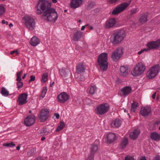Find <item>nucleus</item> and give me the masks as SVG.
<instances>
[{
    "label": "nucleus",
    "instance_id": "1",
    "mask_svg": "<svg viewBox=\"0 0 160 160\" xmlns=\"http://www.w3.org/2000/svg\"><path fill=\"white\" fill-rule=\"evenodd\" d=\"M36 13H42L41 18L48 21L54 22L58 16L55 9L51 7V2L48 0H38L36 6Z\"/></svg>",
    "mask_w": 160,
    "mask_h": 160
},
{
    "label": "nucleus",
    "instance_id": "2",
    "mask_svg": "<svg viewBox=\"0 0 160 160\" xmlns=\"http://www.w3.org/2000/svg\"><path fill=\"white\" fill-rule=\"evenodd\" d=\"M126 36L125 31L122 29L120 30L111 35L110 41L113 45H118L123 41Z\"/></svg>",
    "mask_w": 160,
    "mask_h": 160
},
{
    "label": "nucleus",
    "instance_id": "3",
    "mask_svg": "<svg viewBox=\"0 0 160 160\" xmlns=\"http://www.w3.org/2000/svg\"><path fill=\"white\" fill-rule=\"evenodd\" d=\"M108 54L105 52L102 53L99 56L97 62L101 70L105 71L107 70L108 67Z\"/></svg>",
    "mask_w": 160,
    "mask_h": 160
},
{
    "label": "nucleus",
    "instance_id": "4",
    "mask_svg": "<svg viewBox=\"0 0 160 160\" xmlns=\"http://www.w3.org/2000/svg\"><path fill=\"white\" fill-rule=\"evenodd\" d=\"M24 21V25L29 30H33L35 27V22L34 19L31 17L27 16L23 18Z\"/></svg>",
    "mask_w": 160,
    "mask_h": 160
},
{
    "label": "nucleus",
    "instance_id": "5",
    "mask_svg": "<svg viewBox=\"0 0 160 160\" xmlns=\"http://www.w3.org/2000/svg\"><path fill=\"white\" fill-rule=\"evenodd\" d=\"M132 1L130 0L127 2H124L117 6L112 12V15H116L122 12L125 10L130 4Z\"/></svg>",
    "mask_w": 160,
    "mask_h": 160
},
{
    "label": "nucleus",
    "instance_id": "6",
    "mask_svg": "<svg viewBox=\"0 0 160 160\" xmlns=\"http://www.w3.org/2000/svg\"><path fill=\"white\" fill-rule=\"evenodd\" d=\"M146 69L145 65L141 62L138 63L131 74L134 76H137L142 74L144 72Z\"/></svg>",
    "mask_w": 160,
    "mask_h": 160
},
{
    "label": "nucleus",
    "instance_id": "7",
    "mask_svg": "<svg viewBox=\"0 0 160 160\" xmlns=\"http://www.w3.org/2000/svg\"><path fill=\"white\" fill-rule=\"evenodd\" d=\"M159 70L160 66L159 64L155 65L151 67L147 72V78L151 79L155 77L159 72Z\"/></svg>",
    "mask_w": 160,
    "mask_h": 160
},
{
    "label": "nucleus",
    "instance_id": "8",
    "mask_svg": "<svg viewBox=\"0 0 160 160\" xmlns=\"http://www.w3.org/2000/svg\"><path fill=\"white\" fill-rule=\"evenodd\" d=\"M110 105L107 103L100 104L95 109V112L98 115H102L107 112L110 109Z\"/></svg>",
    "mask_w": 160,
    "mask_h": 160
},
{
    "label": "nucleus",
    "instance_id": "9",
    "mask_svg": "<svg viewBox=\"0 0 160 160\" xmlns=\"http://www.w3.org/2000/svg\"><path fill=\"white\" fill-rule=\"evenodd\" d=\"M123 53V48L118 47L112 52L111 57L113 61L117 62L121 58Z\"/></svg>",
    "mask_w": 160,
    "mask_h": 160
},
{
    "label": "nucleus",
    "instance_id": "10",
    "mask_svg": "<svg viewBox=\"0 0 160 160\" xmlns=\"http://www.w3.org/2000/svg\"><path fill=\"white\" fill-rule=\"evenodd\" d=\"M28 96V94H27L25 93H23L19 95L17 99L18 105H21L26 103L27 102Z\"/></svg>",
    "mask_w": 160,
    "mask_h": 160
},
{
    "label": "nucleus",
    "instance_id": "11",
    "mask_svg": "<svg viewBox=\"0 0 160 160\" xmlns=\"http://www.w3.org/2000/svg\"><path fill=\"white\" fill-rule=\"evenodd\" d=\"M148 48L156 49L160 47V40H158L155 41H152L148 42L147 45Z\"/></svg>",
    "mask_w": 160,
    "mask_h": 160
},
{
    "label": "nucleus",
    "instance_id": "12",
    "mask_svg": "<svg viewBox=\"0 0 160 160\" xmlns=\"http://www.w3.org/2000/svg\"><path fill=\"white\" fill-rule=\"evenodd\" d=\"M35 117L32 115H30L26 118L24 120V123L27 126H30L33 125L35 122Z\"/></svg>",
    "mask_w": 160,
    "mask_h": 160
},
{
    "label": "nucleus",
    "instance_id": "13",
    "mask_svg": "<svg viewBox=\"0 0 160 160\" xmlns=\"http://www.w3.org/2000/svg\"><path fill=\"white\" fill-rule=\"evenodd\" d=\"M49 112L48 110L47 109L41 110L39 116V119L41 122H44L48 119Z\"/></svg>",
    "mask_w": 160,
    "mask_h": 160
},
{
    "label": "nucleus",
    "instance_id": "14",
    "mask_svg": "<svg viewBox=\"0 0 160 160\" xmlns=\"http://www.w3.org/2000/svg\"><path fill=\"white\" fill-rule=\"evenodd\" d=\"M116 20L114 18H111L108 19L104 24V27L106 29H109L113 27L116 24Z\"/></svg>",
    "mask_w": 160,
    "mask_h": 160
},
{
    "label": "nucleus",
    "instance_id": "15",
    "mask_svg": "<svg viewBox=\"0 0 160 160\" xmlns=\"http://www.w3.org/2000/svg\"><path fill=\"white\" fill-rule=\"evenodd\" d=\"M60 73L61 76L66 79L71 77L70 71L68 69L62 68L60 70Z\"/></svg>",
    "mask_w": 160,
    "mask_h": 160
},
{
    "label": "nucleus",
    "instance_id": "16",
    "mask_svg": "<svg viewBox=\"0 0 160 160\" xmlns=\"http://www.w3.org/2000/svg\"><path fill=\"white\" fill-rule=\"evenodd\" d=\"M68 95L65 92H62L58 97V101L61 103H63L68 99Z\"/></svg>",
    "mask_w": 160,
    "mask_h": 160
},
{
    "label": "nucleus",
    "instance_id": "17",
    "mask_svg": "<svg viewBox=\"0 0 160 160\" xmlns=\"http://www.w3.org/2000/svg\"><path fill=\"white\" fill-rule=\"evenodd\" d=\"M151 112V108L149 106H145L141 108L140 114L143 116H147Z\"/></svg>",
    "mask_w": 160,
    "mask_h": 160
},
{
    "label": "nucleus",
    "instance_id": "18",
    "mask_svg": "<svg viewBox=\"0 0 160 160\" xmlns=\"http://www.w3.org/2000/svg\"><path fill=\"white\" fill-rule=\"evenodd\" d=\"M120 75L123 77H125L129 72L128 67L124 66H122L120 67Z\"/></svg>",
    "mask_w": 160,
    "mask_h": 160
},
{
    "label": "nucleus",
    "instance_id": "19",
    "mask_svg": "<svg viewBox=\"0 0 160 160\" xmlns=\"http://www.w3.org/2000/svg\"><path fill=\"white\" fill-rule=\"evenodd\" d=\"M83 0H72L70 4L71 8H76L79 7L82 3Z\"/></svg>",
    "mask_w": 160,
    "mask_h": 160
},
{
    "label": "nucleus",
    "instance_id": "20",
    "mask_svg": "<svg viewBox=\"0 0 160 160\" xmlns=\"http://www.w3.org/2000/svg\"><path fill=\"white\" fill-rule=\"evenodd\" d=\"M140 133L139 130L135 129L130 134V138L132 140H135L137 138Z\"/></svg>",
    "mask_w": 160,
    "mask_h": 160
},
{
    "label": "nucleus",
    "instance_id": "21",
    "mask_svg": "<svg viewBox=\"0 0 160 160\" xmlns=\"http://www.w3.org/2000/svg\"><path fill=\"white\" fill-rule=\"evenodd\" d=\"M148 13L146 12L142 14L139 19V22L141 24L145 23L148 21Z\"/></svg>",
    "mask_w": 160,
    "mask_h": 160
},
{
    "label": "nucleus",
    "instance_id": "22",
    "mask_svg": "<svg viewBox=\"0 0 160 160\" xmlns=\"http://www.w3.org/2000/svg\"><path fill=\"white\" fill-rule=\"evenodd\" d=\"M117 136L114 133H110L107 136V141L110 143L114 142L116 139Z\"/></svg>",
    "mask_w": 160,
    "mask_h": 160
},
{
    "label": "nucleus",
    "instance_id": "23",
    "mask_svg": "<svg viewBox=\"0 0 160 160\" xmlns=\"http://www.w3.org/2000/svg\"><path fill=\"white\" fill-rule=\"evenodd\" d=\"M86 67L82 63L79 64L76 67V70L78 73H81L84 72Z\"/></svg>",
    "mask_w": 160,
    "mask_h": 160
},
{
    "label": "nucleus",
    "instance_id": "24",
    "mask_svg": "<svg viewBox=\"0 0 160 160\" xmlns=\"http://www.w3.org/2000/svg\"><path fill=\"white\" fill-rule=\"evenodd\" d=\"M82 35V32L80 31H78L75 32L73 38V40L74 41H78Z\"/></svg>",
    "mask_w": 160,
    "mask_h": 160
},
{
    "label": "nucleus",
    "instance_id": "25",
    "mask_svg": "<svg viewBox=\"0 0 160 160\" xmlns=\"http://www.w3.org/2000/svg\"><path fill=\"white\" fill-rule=\"evenodd\" d=\"M40 42L39 39L36 37L34 36L31 39L30 44L33 46H36Z\"/></svg>",
    "mask_w": 160,
    "mask_h": 160
},
{
    "label": "nucleus",
    "instance_id": "26",
    "mask_svg": "<svg viewBox=\"0 0 160 160\" xmlns=\"http://www.w3.org/2000/svg\"><path fill=\"white\" fill-rule=\"evenodd\" d=\"M132 89L131 87L126 86L122 88L121 90V92L123 95L125 96L128 95L131 92Z\"/></svg>",
    "mask_w": 160,
    "mask_h": 160
},
{
    "label": "nucleus",
    "instance_id": "27",
    "mask_svg": "<svg viewBox=\"0 0 160 160\" xmlns=\"http://www.w3.org/2000/svg\"><path fill=\"white\" fill-rule=\"evenodd\" d=\"M150 137L152 139L157 141L160 139V135L156 132H152L151 133Z\"/></svg>",
    "mask_w": 160,
    "mask_h": 160
},
{
    "label": "nucleus",
    "instance_id": "28",
    "mask_svg": "<svg viewBox=\"0 0 160 160\" xmlns=\"http://www.w3.org/2000/svg\"><path fill=\"white\" fill-rule=\"evenodd\" d=\"M128 139L127 138H124L122 140L121 144L120 145V147L121 148L123 149L125 148L126 146L128 144Z\"/></svg>",
    "mask_w": 160,
    "mask_h": 160
},
{
    "label": "nucleus",
    "instance_id": "29",
    "mask_svg": "<svg viewBox=\"0 0 160 160\" xmlns=\"http://www.w3.org/2000/svg\"><path fill=\"white\" fill-rule=\"evenodd\" d=\"M111 125L112 127L118 128L121 126V122L119 119H116L112 122Z\"/></svg>",
    "mask_w": 160,
    "mask_h": 160
},
{
    "label": "nucleus",
    "instance_id": "30",
    "mask_svg": "<svg viewBox=\"0 0 160 160\" xmlns=\"http://www.w3.org/2000/svg\"><path fill=\"white\" fill-rule=\"evenodd\" d=\"M98 150V147L97 144H92L91 148V153L94 154L97 152Z\"/></svg>",
    "mask_w": 160,
    "mask_h": 160
},
{
    "label": "nucleus",
    "instance_id": "31",
    "mask_svg": "<svg viewBox=\"0 0 160 160\" xmlns=\"http://www.w3.org/2000/svg\"><path fill=\"white\" fill-rule=\"evenodd\" d=\"M36 149L35 148H32L29 149L27 152V154L28 156L30 157L33 156L35 154Z\"/></svg>",
    "mask_w": 160,
    "mask_h": 160
},
{
    "label": "nucleus",
    "instance_id": "32",
    "mask_svg": "<svg viewBox=\"0 0 160 160\" xmlns=\"http://www.w3.org/2000/svg\"><path fill=\"white\" fill-rule=\"evenodd\" d=\"M138 106V103L137 102H133L132 104L131 111L134 112H135Z\"/></svg>",
    "mask_w": 160,
    "mask_h": 160
},
{
    "label": "nucleus",
    "instance_id": "33",
    "mask_svg": "<svg viewBox=\"0 0 160 160\" xmlns=\"http://www.w3.org/2000/svg\"><path fill=\"white\" fill-rule=\"evenodd\" d=\"M1 93L5 96H8L9 95L8 92L4 87H2V88Z\"/></svg>",
    "mask_w": 160,
    "mask_h": 160
},
{
    "label": "nucleus",
    "instance_id": "34",
    "mask_svg": "<svg viewBox=\"0 0 160 160\" xmlns=\"http://www.w3.org/2000/svg\"><path fill=\"white\" fill-rule=\"evenodd\" d=\"M97 91V87L95 86H91L90 88L89 93L91 94H93Z\"/></svg>",
    "mask_w": 160,
    "mask_h": 160
},
{
    "label": "nucleus",
    "instance_id": "35",
    "mask_svg": "<svg viewBox=\"0 0 160 160\" xmlns=\"http://www.w3.org/2000/svg\"><path fill=\"white\" fill-rule=\"evenodd\" d=\"M65 124L63 122H61L59 125L58 127L56 132H58L62 129L65 127Z\"/></svg>",
    "mask_w": 160,
    "mask_h": 160
},
{
    "label": "nucleus",
    "instance_id": "36",
    "mask_svg": "<svg viewBox=\"0 0 160 160\" xmlns=\"http://www.w3.org/2000/svg\"><path fill=\"white\" fill-rule=\"evenodd\" d=\"M48 74L47 73H45L42 75L41 82L45 83L48 80Z\"/></svg>",
    "mask_w": 160,
    "mask_h": 160
},
{
    "label": "nucleus",
    "instance_id": "37",
    "mask_svg": "<svg viewBox=\"0 0 160 160\" xmlns=\"http://www.w3.org/2000/svg\"><path fill=\"white\" fill-rule=\"evenodd\" d=\"M49 132V130L46 128H43L41 130V133L43 135H47Z\"/></svg>",
    "mask_w": 160,
    "mask_h": 160
},
{
    "label": "nucleus",
    "instance_id": "38",
    "mask_svg": "<svg viewBox=\"0 0 160 160\" xmlns=\"http://www.w3.org/2000/svg\"><path fill=\"white\" fill-rule=\"evenodd\" d=\"M3 146L4 147H13L15 146V144L13 142H12L10 143H5L3 144Z\"/></svg>",
    "mask_w": 160,
    "mask_h": 160
},
{
    "label": "nucleus",
    "instance_id": "39",
    "mask_svg": "<svg viewBox=\"0 0 160 160\" xmlns=\"http://www.w3.org/2000/svg\"><path fill=\"white\" fill-rule=\"evenodd\" d=\"M5 12V9L2 5H0V16L3 14Z\"/></svg>",
    "mask_w": 160,
    "mask_h": 160
},
{
    "label": "nucleus",
    "instance_id": "40",
    "mask_svg": "<svg viewBox=\"0 0 160 160\" xmlns=\"http://www.w3.org/2000/svg\"><path fill=\"white\" fill-rule=\"evenodd\" d=\"M47 91V89L46 88L44 87L41 92V97H42V98H43L46 94Z\"/></svg>",
    "mask_w": 160,
    "mask_h": 160
},
{
    "label": "nucleus",
    "instance_id": "41",
    "mask_svg": "<svg viewBox=\"0 0 160 160\" xmlns=\"http://www.w3.org/2000/svg\"><path fill=\"white\" fill-rule=\"evenodd\" d=\"M22 72V70L20 72H17V78L16 79L17 81H21L22 79L21 78V74Z\"/></svg>",
    "mask_w": 160,
    "mask_h": 160
},
{
    "label": "nucleus",
    "instance_id": "42",
    "mask_svg": "<svg viewBox=\"0 0 160 160\" xmlns=\"http://www.w3.org/2000/svg\"><path fill=\"white\" fill-rule=\"evenodd\" d=\"M137 12V8H135L129 11L130 15H132L133 14H136Z\"/></svg>",
    "mask_w": 160,
    "mask_h": 160
},
{
    "label": "nucleus",
    "instance_id": "43",
    "mask_svg": "<svg viewBox=\"0 0 160 160\" xmlns=\"http://www.w3.org/2000/svg\"><path fill=\"white\" fill-rule=\"evenodd\" d=\"M20 81H17V84L18 86V89H19L20 88H21L23 87V84L22 82Z\"/></svg>",
    "mask_w": 160,
    "mask_h": 160
},
{
    "label": "nucleus",
    "instance_id": "44",
    "mask_svg": "<svg viewBox=\"0 0 160 160\" xmlns=\"http://www.w3.org/2000/svg\"><path fill=\"white\" fill-rule=\"evenodd\" d=\"M149 51V48H144L143 49L141 50L140 51L138 52V54L139 55L141 54L144 52H147Z\"/></svg>",
    "mask_w": 160,
    "mask_h": 160
},
{
    "label": "nucleus",
    "instance_id": "45",
    "mask_svg": "<svg viewBox=\"0 0 160 160\" xmlns=\"http://www.w3.org/2000/svg\"><path fill=\"white\" fill-rule=\"evenodd\" d=\"M125 160H134V158L129 155H128L126 157Z\"/></svg>",
    "mask_w": 160,
    "mask_h": 160
},
{
    "label": "nucleus",
    "instance_id": "46",
    "mask_svg": "<svg viewBox=\"0 0 160 160\" xmlns=\"http://www.w3.org/2000/svg\"><path fill=\"white\" fill-rule=\"evenodd\" d=\"M93 155L94 154H91V153L90 156H89L88 157L87 159V160H93Z\"/></svg>",
    "mask_w": 160,
    "mask_h": 160
},
{
    "label": "nucleus",
    "instance_id": "47",
    "mask_svg": "<svg viewBox=\"0 0 160 160\" xmlns=\"http://www.w3.org/2000/svg\"><path fill=\"white\" fill-rule=\"evenodd\" d=\"M153 160H160V156L157 155L155 157Z\"/></svg>",
    "mask_w": 160,
    "mask_h": 160
},
{
    "label": "nucleus",
    "instance_id": "48",
    "mask_svg": "<svg viewBox=\"0 0 160 160\" xmlns=\"http://www.w3.org/2000/svg\"><path fill=\"white\" fill-rule=\"evenodd\" d=\"M16 53V54L17 55H18V51L17 50H14V51H12L11 52L10 54H14V53Z\"/></svg>",
    "mask_w": 160,
    "mask_h": 160
},
{
    "label": "nucleus",
    "instance_id": "49",
    "mask_svg": "<svg viewBox=\"0 0 160 160\" xmlns=\"http://www.w3.org/2000/svg\"><path fill=\"white\" fill-rule=\"evenodd\" d=\"M30 81H34L35 80V77L33 75H31L30 77Z\"/></svg>",
    "mask_w": 160,
    "mask_h": 160
},
{
    "label": "nucleus",
    "instance_id": "50",
    "mask_svg": "<svg viewBox=\"0 0 160 160\" xmlns=\"http://www.w3.org/2000/svg\"><path fill=\"white\" fill-rule=\"evenodd\" d=\"M2 23L3 24H6L7 25L8 24V22L7 21H5L4 20H3L2 21Z\"/></svg>",
    "mask_w": 160,
    "mask_h": 160
},
{
    "label": "nucleus",
    "instance_id": "51",
    "mask_svg": "<svg viewBox=\"0 0 160 160\" xmlns=\"http://www.w3.org/2000/svg\"><path fill=\"white\" fill-rule=\"evenodd\" d=\"M117 0H109V2L110 3L112 4L116 2Z\"/></svg>",
    "mask_w": 160,
    "mask_h": 160
},
{
    "label": "nucleus",
    "instance_id": "52",
    "mask_svg": "<svg viewBox=\"0 0 160 160\" xmlns=\"http://www.w3.org/2000/svg\"><path fill=\"white\" fill-rule=\"evenodd\" d=\"M157 93V92H155L152 96V98L153 99H154L155 98L156 95Z\"/></svg>",
    "mask_w": 160,
    "mask_h": 160
},
{
    "label": "nucleus",
    "instance_id": "53",
    "mask_svg": "<svg viewBox=\"0 0 160 160\" xmlns=\"http://www.w3.org/2000/svg\"><path fill=\"white\" fill-rule=\"evenodd\" d=\"M54 115L56 117L57 119H58L59 118V114L55 113L54 114Z\"/></svg>",
    "mask_w": 160,
    "mask_h": 160
},
{
    "label": "nucleus",
    "instance_id": "54",
    "mask_svg": "<svg viewBox=\"0 0 160 160\" xmlns=\"http://www.w3.org/2000/svg\"><path fill=\"white\" fill-rule=\"evenodd\" d=\"M139 160H147L145 156H143Z\"/></svg>",
    "mask_w": 160,
    "mask_h": 160
},
{
    "label": "nucleus",
    "instance_id": "55",
    "mask_svg": "<svg viewBox=\"0 0 160 160\" xmlns=\"http://www.w3.org/2000/svg\"><path fill=\"white\" fill-rule=\"evenodd\" d=\"M35 160H44L41 157H38Z\"/></svg>",
    "mask_w": 160,
    "mask_h": 160
},
{
    "label": "nucleus",
    "instance_id": "56",
    "mask_svg": "<svg viewBox=\"0 0 160 160\" xmlns=\"http://www.w3.org/2000/svg\"><path fill=\"white\" fill-rule=\"evenodd\" d=\"M85 27V26H82L81 28V30H83L84 29Z\"/></svg>",
    "mask_w": 160,
    "mask_h": 160
},
{
    "label": "nucleus",
    "instance_id": "57",
    "mask_svg": "<svg viewBox=\"0 0 160 160\" xmlns=\"http://www.w3.org/2000/svg\"><path fill=\"white\" fill-rule=\"evenodd\" d=\"M26 75H27V74H24L23 76L22 77V79H24L25 78Z\"/></svg>",
    "mask_w": 160,
    "mask_h": 160
},
{
    "label": "nucleus",
    "instance_id": "58",
    "mask_svg": "<svg viewBox=\"0 0 160 160\" xmlns=\"http://www.w3.org/2000/svg\"><path fill=\"white\" fill-rule=\"evenodd\" d=\"M52 2L54 3H56L57 2V0H52Z\"/></svg>",
    "mask_w": 160,
    "mask_h": 160
},
{
    "label": "nucleus",
    "instance_id": "59",
    "mask_svg": "<svg viewBox=\"0 0 160 160\" xmlns=\"http://www.w3.org/2000/svg\"><path fill=\"white\" fill-rule=\"evenodd\" d=\"M54 82H52V83H51L50 84V87H52V86L54 84Z\"/></svg>",
    "mask_w": 160,
    "mask_h": 160
},
{
    "label": "nucleus",
    "instance_id": "60",
    "mask_svg": "<svg viewBox=\"0 0 160 160\" xmlns=\"http://www.w3.org/2000/svg\"><path fill=\"white\" fill-rule=\"evenodd\" d=\"M45 139V137H42L41 138V140L43 141Z\"/></svg>",
    "mask_w": 160,
    "mask_h": 160
},
{
    "label": "nucleus",
    "instance_id": "61",
    "mask_svg": "<svg viewBox=\"0 0 160 160\" xmlns=\"http://www.w3.org/2000/svg\"><path fill=\"white\" fill-rule=\"evenodd\" d=\"M20 147L19 146H17L16 148V149L18 150H20Z\"/></svg>",
    "mask_w": 160,
    "mask_h": 160
},
{
    "label": "nucleus",
    "instance_id": "62",
    "mask_svg": "<svg viewBox=\"0 0 160 160\" xmlns=\"http://www.w3.org/2000/svg\"><path fill=\"white\" fill-rule=\"evenodd\" d=\"M9 26L10 28L13 26V24L12 23H10L9 25Z\"/></svg>",
    "mask_w": 160,
    "mask_h": 160
},
{
    "label": "nucleus",
    "instance_id": "63",
    "mask_svg": "<svg viewBox=\"0 0 160 160\" xmlns=\"http://www.w3.org/2000/svg\"><path fill=\"white\" fill-rule=\"evenodd\" d=\"M81 22V20H79L78 22Z\"/></svg>",
    "mask_w": 160,
    "mask_h": 160
},
{
    "label": "nucleus",
    "instance_id": "64",
    "mask_svg": "<svg viewBox=\"0 0 160 160\" xmlns=\"http://www.w3.org/2000/svg\"><path fill=\"white\" fill-rule=\"evenodd\" d=\"M124 112H127V111L125 109L124 110Z\"/></svg>",
    "mask_w": 160,
    "mask_h": 160
}]
</instances>
